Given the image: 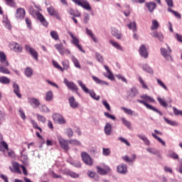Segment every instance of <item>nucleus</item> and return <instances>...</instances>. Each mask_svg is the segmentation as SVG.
Segmentation results:
<instances>
[{
    "mask_svg": "<svg viewBox=\"0 0 182 182\" xmlns=\"http://www.w3.org/2000/svg\"><path fill=\"white\" fill-rule=\"evenodd\" d=\"M28 11H29L30 15H31L33 17L36 16L38 21H40L41 23L43 25V26H48V21H46L43 15L41 14V12L35 10V9H33V6H30L28 7Z\"/></svg>",
    "mask_w": 182,
    "mask_h": 182,
    "instance_id": "nucleus-1",
    "label": "nucleus"
},
{
    "mask_svg": "<svg viewBox=\"0 0 182 182\" xmlns=\"http://www.w3.org/2000/svg\"><path fill=\"white\" fill-rule=\"evenodd\" d=\"M77 83L80 86V87H82L83 92H85V93H89L92 99H95V100H99V99H100V96L97 95L96 97V93L94 92V91L89 90V89L86 87V85L83 84V82H82L81 80H78Z\"/></svg>",
    "mask_w": 182,
    "mask_h": 182,
    "instance_id": "nucleus-2",
    "label": "nucleus"
},
{
    "mask_svg": "<svg viewBox=\"0 0 182 182\" xmlns=\"http://www.w3.org/2000/svg\"><path fill=\"white\" fill-rule=\"evenodd\" d=\"M75 5H78V6H82L84 9L87 11H90L92 7H90V4L86 0H72Z\"/></svg>",
    "mask_w": 182,
    "mask_h": 182,
    "instance_id": "nucleus-3",
    "label": "nucleus"
},
{
    "mask_svg": "<svg viewBox=\"0 0 182 182\" xmlns=\"http://www.w3.org/2000/svg\"><path fill=\"white\" fill-rule=\"evenodd\" d=\"M58 140L61 149L68 151L69 150V141L64 139L62 136H58Z\"/></svg>",
    "mask_w": 182,
    "mask_h": 182,
    "instance_id": "nucleus-4",
    "label": "nucleus"
},
{
    "mask_svg": "<svg viewBox=\"0 0 182 182\" xmlns=\"http://www.w3.org/2000/svg\"><path fill=\"white\" fill-rule=\"evenodd\" d=\"M139 95V91L137 90V88L133 87L130 89V90L127 91V100H132L134 99V97H136Z\"/></svg>",
    "mask_w": 182,
    "mask_h": 182,
    "instance_id": "nucleus-5",
    "label": "nucleus"
},
{
    "mask_svg": "<svg viewBox=\"0 0 182 182\" xmlns=\"http://www.w3.org/2000/svg\"><path fill=\"white\" fill-rule=\"evenodd\" d=\"M81 157L84 163L87 166H92V164H93V161H92V158L90 157V155L88 154L87 153L82 152L81 154Z\"/></svg>",
    "mask_w": 182,
    "mask_h": 182,
    "instance_id": "nucleus-6",
    "label": "nucleus"
},
{
    "mask_svg": "<svg viewBox=\"0 0 182 182\" xmlns=\"http://www.w3.org/2000/svg\"><path fill=\"white\" fill-rule=\"evenodd\" d=\"M137 102L146 106V109H149V110H153V112H156V113H159L160 116H163V112H160L159 109H157L156 107H153L152 105L147 104L146 101L137 100Z\"/></svg>",
    "mask_w": 182,
    "mask_h": 182,
    "instance_id": "nucleus-7",
    "label": "nucleus"
},
{
    "mask_svg": "<svg viewBox=\"0 0 182 182\" xmlns=\"http://www.w3.org/2000/svg\"><path fill=\"white\" fill-rule=\"evenodd\" d=\"M68 33L73 39V43L76 46V48H77V49H79V50L85 53V50H83V48H82V46L79 44V39L76 38V36H75L72 32H68Z\"/></svg>",
    "mask_w": 182,
    "mask_h": 182,
    "instance_id": "nucleus-8",
    "label": "nucleus"
},
{
    "mask_svg": "<svg viewBox=\"0 0 182 182\" xmlns=\"http://www.w3.org/2000/svg\"><path fill=\"white\" fill-rule=\"evenodd\" d=\"M64 83L70 89V90H75L76 92L77 95H79V92H77V90H79V88L77 86H76L73 82H69L68 79L65 78L64 79Z\"/></svg>",
    "mask_w": 182,
    "mask_h": 182,
    "instance_id": "nucleus-9",
    "label": "nucleus"
},
{
    "mask_svg": "<svg viewBox=\"0 0 182 182\" xmlns=\"http://www.w3.org/2000/svg\"><path fill=\"white\" fill-rule=\"evenodd\" d=\"M168 50H166V49L161 48V53L166 60H172L173 58H171V55H170V53H171V49L170 47H168Z\"/></svg>",
    "mask_w": 182,
    "mask_h": 182,
    "instance_id": "nucleus-10",
    "label": "nucleus"
},
{
    "mask_svg": "<svg viewBox=\"0 0 182 182\" xmlns=\"http://www.w3.org/2000/svg\"><path fill=\"white\" fill-rule=\"evenodd\" d=\"M25 49L26 52H28L30 55H31V56L36 59V60H38V52H36L35 49L31 48V46L28 44L25 46Z\"/></svg>",
    "mask_w": 182,
    "mask_h": 182,
    "instance_id": "nucleus-11",
    "label": "nucleus"
},
{
    "mask_svg": "<svg viewBox=\"0 0 182 182\" xmlns=\"http://www.w3.org/2000/svg\"><path fill=\"white\" fill-rule=\"evenodd\" d=\"M47 11L50 16H55L58 21H60V16L59 15V12H58L56 10H55V8L53 6H50L47 9Z\"/></svg>",
    "mask_w": 182,
    "mask_h": 182,
    "instance_id": "nucleus-12",
    "label": "nucleus"
},
{
    "mask_svg": "<svg viewBox=\"0 0 182 182\" xmlns=\"http://www.w3.org/2000/svg\"><path fill=\"white\" fill-rule=\"evenodd\" d=\"M53 119L55 123H58V124H65V119H63V117L59 114H53Z\"/></svg>",
    "mask_w": 182,
    "mask_h": 182,
    "instance_id": "nucleus-13",
    "label": "nucleus"
},
{
    "mask_svg": "<svg viewBox=\"0 0 182 182\" xmlns=\"http://www.w3.org/2000/svg\"><path fill=\"white\" fill-rule=\"evenodd\" d=\"M97 170L98 174H101V176H106V174L110 172V168L109 166H105V168L97 166Z\"/></svg>",
    "mask_w": 182,
    "mask_h": 182,
    "instance_id": "nucleus-14",
    "label": "nucleus"
},
{
    "mask_svg": "<svg viewBox=\"0 0 182 182\" xmlns=\"http://www.w3.org/2000/svg\"><path fill=\"white\" fill-rule=\"evenodd\" d=\"M139 55L144 58V59H147L149 58V52H147V48H146V46L142 45L139 48Z\"/></svg>",
    "mask_w": 182,
    "mask_h": 182,
    "instance_id": "nucleus-15",
    "label": "nucleus"
},
{
    "mask_svg": "<svg viewBox=\"0 0 182 182\" xmlns=\"http://www.w3.org/2000/svg\"><path fill=\"white\" fill-rule=\"evenodd\" d=\"M13 166V168L12 167H9L11 171H12V173H17V174H21V169H19V164L16 163V162H14L12 164Z\"/></svg>",
    "mask_w": 182,
    "mask_h": 182,
    "instance_id": "nucleus-16",
    "label": "nucleus"
},
{
    "mask_svg": "<svg viewBox=\"0 0 182 182\" xmlns=\"http://www.w3.org/2000/svg\"><path fill=\"white\" fill-rule=\"evenodd\" d=\"M0 63L4 66H9V63L6 60V55L4 52L0 53Z\"/></svg>",
    "mask_w": 182,
    "mask_h": 182,
    "instance_id": "nucleus-17",
    "label": "nucleus"
},
{
    "mask_svg": "<svg viewBox=\"0 0 182 182\" xmlns=\"http://www.w3.org/2000/svg\"><path fill=\"white\" fill-rule=\"evenodd\" d=\"M117 171L120 174H126L127 173V165L120 164L117 166Z\"/></svg>",
    "mask_w": 182,
    "mask_h": 182,
    "instance_id": "nucleus-18",
    "label": "nucleus"
},
{
    "mask_svg": "<svg viewBox=\"0 0 182 182\" xmlns=\"http://www.w3.org/2000/svg\"><path fill=\"white\" fill-rule=\"evenodd\" d=\"M24 17H25V9L22 8L18 9L16 13V18H17V19H21V18H24Z\"/></svg>",
    "mask_w": 182,
    "mask_h": 182,
    "instance_id": "nucleus-19",
    "label": "nucleus"
},
{
    "mask_svg": "<svg viewBox=\"0 0 182 182\" xmlns=\"http://www.w3.org/2000/svg\"><path fill=\"white\" fill-rule=\"evenodd\" d=\"M55 48L58 50L59 53L60 55H63L65 53V52H68V49L63 48V44L60 43V44H55L54 45Z\"/></svg>",
    "mask_w": 182,
    "mask_h": 182,
    "instance_id": "nucleus-20",
    "label": "nucleus"
},
{
    "mask_svg": "<svg viewBox=\"0 0 182 182\" xmlns=\"http://www.w3.org/2000/svg\"><path fill=\"white\" fill-rule=\"evenodd\" d=\"M70 106L72 107V109H77V107L79 106V104L75 100V97H71L68 99Z\"/></svg>",
    "mask_w": 182,
    "mask_h": 182,
    "instance_id": "nucleus-21",
    "label": "nucleus"
},
{
    "mask_svg": "<svg viewBox=\"0 0 182 182\" xmlns=\"http://www.w3.org/2000/svg\"><path fill=\"white\" fill-rule=\"evenodd\" d=\"M104 132L107 136H110V134H112V124H110V123L107 122L105 124Z\"/></svg>",
    "mask_w": 182,
    "mask_h": 182,
    "instance_id": "nucleus-22",
    "label": "nucleus"
},
{
    "mask_svg": "<svg viewBox=\"0 0 182 182\" xmlns=\"http://www.w3.org/2000/svg\"><path fill=\"white\" fill-rule=\"evenodd\" d=\"M104 68L108 73V75L105 74V77L109 79V80H114V76L113 75V73H112V71H110L109 69V67H107V65H104Z\"/></svg>",
    "mask_w": 182,
    "mask_h": 182,
    "instance_id": "nucleus-23",
    "label": "nucleus"
},
{
    "mask_svg": "<svg viewBox=\"0 0 182 182\" xmlns=\"http://www.w3.org/2000/svg\"><path fill=\"white\" fill-rule=\"evenodd\" d=\"M151 36H153V38H159V41H160V42H163V39H164V36H163V33H159L157 31H154L153 33H151Z\"/></svg>",
    "mask_w": 182,
    "mask_h": 182,
    "instance_id": "nucleus-24",
    "label": "nucleus"
},
{
    "mask_svg": "<svg viewBox=\"0 0 182 182\" xmlns=\"http://www.w3.org/2000/svg\"><path fill=\"white\" fill-rule=\"evenodd\" d=\"M28 103L33 106L34 105L35 107H38L39 105H41V102H39V100L36 98H28Z\"/></svg>",
    "mask_w": 182,
    "mask_h": 182,
    "instance_id": "nucleus-25",
    "label": "nucleus"
},
{
    "mask_svg": "<svg viewBox=\"0 0 182 182\" xmlns=\"http://www.w3.org/2000/svg\"><path fill=\"white\" fill-rule=\"evenodd\" d=\"M13 87L15 95H16V96L21 99V97H22V95H21V93L19 92V85L16 83H14L13 85Z\"/></svg>",
    "mask_w": 182,
    "mask_h": 182,
    "instance_id": "nucleus-26",
    "label": "nucleus"
},
{
    "mask_svg": "<svg viewBox=\"0 0 182 182\" xmlns=\"http://www.w3.org/2000/svg\"><path fill=\"white\" fill-rule=\"evenodd\" d=\"M146 6L148 8L149 12H153V11H154V8H156V3L154 2L146 3Z\"/></svg>",
    "mask_w": 182,
    "mask_h": 182,
    "instance_id": "nucleus-27",
    "label": "nucleus"
},
{
    "mask_svg": "<svg viewBox=\"0 0 182 182\" xmlns=\"http://www.w3.org/2000/svg\"><path fill=\"white\" fill-rule=\"evenodd\" d=\"M10 82L11 80H9V78L4 76L0 77V83H2L3 85H9Z\"/></svg>",
    "mask_w": 182,
    "mask_h": 182,
    "instance_id": "nucleus-28",
    "label": "nucleus"
},
{
    "mask_svg": "<svg viewBox=\"0 0 182 182\" xmlns=\"http://www.w3.org/2000/svg\"><path fill=\"white\" fill-rule=\"evenodd\" d=\"M141 99H143L145 100V102H151V103H154L155 100L154 99L151 98L150 96L147 95H141Z\"/></svg>",
    "mask_w": 182,
    "mask_h": 182,
    "instance_id": "nucleus-29",
    "label": "nucleus"
},
{
    "mask_svg": "<svg viewBox=\"0 0 182 182\" xmlns=\"http://www.w3.org/2000/svg\"><path fill=\"white\" fill-rule=\"evenodd\" d=\"M86 31V33L87 35H89V36H90V38H92V41H94V42H97V40L96 39V36H95V34H93V33L92 32L91 30H89V28H85Z\"/></svg>",
    "mask_w": 182,
    "mask_h": 182,
    "instance_id": "nucleus-30",
    "label": "nucleus"
},
{
    "mask_svg": "<svg viewBox=\"0 0 182 182\" xmlns=\"http://www.w3.org/2000/svg\"><path fill=\"white\" fill-rule=\"evenodd\" d=\"M92 80H95L98 85H109L107 82L99 79V77L96 76H92Z\"/></svg>",
    "mask_w": 182,
    "mask_h": 182,
    "instance_id": "nucleus-31",
    "label": "nucleus"
},
{
    "mask_svg": "<svg viewBox=\"0 0 182 182\" xmlns=\"http://www.w3.org/2000/svg\"><path fill=\"white\" fill-rule=\"evenodd\" d=\"M138 137L141 139V140H143V141L145 143L146 146H150V141H149V139L146 137L144 135H138Z\"/></svg>",
    "mask_w": 182,
    "mask_h": 182,
    "instance_id": "nucleus-32",
    "label": "nucleus"
},
{
    "mask_svg": "<svg viewBox=\"0 0 182 182\" xmlns=\"http://www.w3.org/2000/svg\"><path fill=\"white\" fill-rule=\"evenodd\" d=\"M127 26H128V28H129V29H132V31H133V32H136V31H137V27H136V23H135V21H134V22H131V23H129L128 25H127Z\"/></svg>",
    "mask_w": 182,
    "mask_h": 182,
    "instance_id": "nucleus-33",
    "label": "nucleus"
},
{
    "mask_svg": "<svg viewBox=\"0 0 182 182\" xmlns=\"http://www.w3.org/2000/svg\"><path fill=\"white\" fill-rule=\"evenodd\" d=\"M88 176L91 178H94L95 180V181H99V176H97V173H96L95 172H88Z\"/></svg>",
    "mask_w": 182,
    "mask_h": 182,
    "instance_id": "nucleus-34",
    "label": "nucleus"
},
{
    "mask_svg": "<svg viewBox=\"0 0 182 182\" xmlns=\"http://www.w3.org/2000/svg\"><path fill=\"white\" fill-rule=\"evenodd\" d=\"M109 43H111V45H112V46H114L117 49H119V50H123V48H122V46H120L119 43L114 42L113 40H110Z\"/></svg>",
    "mask_w": 182,
    "mask_h": 182,
    "instance_id": "nucleus-35",
    "label": "nucleus"
},
{
    "mask_svg": "<svg viewBox=\"0 0 182 182\" xmlns=\"http://www.w3.org/2000/svg\"><path fill=\"white\" fill-rule=\"evenodd\" d=\"M69 144L73 146H80L81 143L77 139H70L68 141Z\"/></svg>",
    "mask_w": 182,
    "mask_h": 182,
    "instance_id": "nucleus-36",
    "label": "nucleus"
},
{
    "mask_svg": "<svg viewBox=\"0 0 182 182\" xmlns=\"http://www.w3.org/2000/svg\"><path fill=\"white\" fill-rule=\"evenodd\" d=\"M159 26H160L157 20H152V26L151 27V31H154V29H157Z\"/></svg>",
    "mask_w": 182,
    "mask_h": 182,
    "instance_id": "nucleus-37",
    "label": "nucleus"
},
{
    "mask_svg": "<svg viewBox=\"0 0 182 182\" xmlns=\"http://www.w3.org/2000/svg\"><path fill=\"white\" fill-rule=\"evenodd\" d=\"M33 74V72L32 71V68H27L25 70V75L27 76V77H31L32 75Z\"/></svg>",
    "mask_w": 182,
    "mask_h": 182,
    "instance_id": "nucleus-38",
    "label": "nucleus"
},
{
    "mask_svg": "<svg viewBox=\"0 0 182 182\" xmlns=\"http://www.w3.org/2000/svg\"><path fill=\"white\" fill-rule=\"evenodd\" d=\"M157 100H158L159 105H161V106H163V107H167V106H168L167 102H166V101H164L160 97H157Z\"/></svg>",
    "mask_w": 182,
    "mask_h": 182,
    "instance_id": "nucleus-39",
    "label": "nucleus"
},
{
    "mask_svg": "<svg viewBox=\"0 0 182 182\" xmlns=\"http://www.w3.org/2000/svg\"><path fill=\"white\" fill-rule=\"evenodd\" d=\"M50 36L53 38V39H55V41L59 40V36L58 35V32L55 31H50Z\"/></svg>",
    "mask_w": 182,
    "mask_h": 182,
    "instance_id": "nucleus-40",
    "label": "nucleus"
},
{
    "mask_svg": "<svg viewBox=\"0 0 182 182\" xmlns=\"http://www.w3.org/2000/svg\"><path fill=\"white\" fill-rule=\"evenodd\" d=\"M122 110L124 112L127 114H129V116H133V111L129 108H126L124 107H122Z\"/></svg>",
    "mask_w": 182,
    "mask_h": 182,
    "instance_id": "nucleus-41",
    "label": "nucleus"
},
{
    "mask_svg": "<svg viewBox=\"0 0 182 182\" xmlns=\"http://www.w3.org/2000/svg\"><path fill=\"white\" fill-rule=\"evenodd\" d=\"M143 69L148 73L153 74V70L151 69V68H150V66H149V65H146V64L144 65Z\"/></svg>",
    "mask_w": 182,
    "mask_h": 182,
    "instance_id": "nucleus-42",
    "label": "nucleus"
},
{
    "mask_svg": "<svg viewBox=\"0 0 182 182\" xmlns=\"http://www.w3.org/2000/svg\"><path fill=\"white\" fill-rule=\"evenodd\" d=\"M168 157L173 159V160H178V155L173 151L169 152Z\"/></svg>",
    "mask_w": 182,
    "mask_h": 182,
    "instance_id": "nucleus-43",
    "label": "nucleus"
},
{
    "mask_svg": "<svg viewBox=\"0 0 182 182\" xmlns=\"http://www.w3.org/2000/svg\"><path fill=\"white\" fill-rule=\"evenodd\" d=\"M62 65L63 66V70H68L69 69V60H65L62 62Z\"/></svg>",
    "mask_w": 182,
    "mask_h": 182,
    "instance_id": "nucleus-44",
    "label": "nucleus"
},
{
    "mask_svg": "<svg viewBox=\"0 0 182 182\" xmlns=\"http://www.w3.org/2000/svg\"><path fill=\"white\" fill-rule=\"evenodd\" d=\"M0 73H4L6 75H9L11 73L9 70H8V68H5L4 66H1L0 67Z\"/></svg>",
    "mask_w": 182,
    "mask_h": 182,
    "instance_id": "nucleus-45",
    "label": "nucleus"
},
{
    "mask_svg": "<svg viewBox=\"0 0 182 182\" xmlns=\"http://www.w3.org/2000/svg\"><path fill=\"white\" fill-rule=\"evenodd\" d=\"M165 122L171 126H178V124L176 121H171L167 118H164Z\"/></svg>",
    "mask_w": 182,
    "mask_h": 182,
    "instance_id": "nucleus-46",
    "label": "nucleus"
},
{
    "mask_svg": "<svg viewBox=\"0 0 182 182\" xmlns=\"http://www.w3.org/2000/svg\"><path fill=\"white\" fill-rule=\"evenodd\" d=\"M151 135L154 137V139H156V140H158V141H159L162 146H166V142L163 141V139H161L160 137L157 136L156 134L152 133Z\"/></svg>",
    "mask_w": 182,
    "mask_h": 182,
    "instance_id": "nucleus-47",
    "label": "nucleus"
},
{
    "mask_svg": "<svg viewBox=\"0 0 182 182\" xmlns=\"http://www.w3.org/2000/svg\"><path fill=\"white\" fill-rule=\"evenodd\" d=\"M13 50L14 52H21L22 51V46H19L18 43H15L13 47Z\"/></svg>",
    "mask_w": 182,
    "mask_h": 182,
    "instance_id": "nucleus-48",
    "label": "nucleus"
},
{
    "mask_svg": "<svg viewBox=\"0 0 182 182\" xmlns=\"http://www.w3.org/2000/svg\"><path fill=\"white\" fill-rule=\"evenodd\" d=\"M67 174L68 176H70V177H72L73 178H77V177H79V174H77L72 171H68L67 172Z\"/></svg>",
    "mask_w": 182,
    "mask_h": 182,
    "instance_id": "nucleus-49",
    "label": "nucleus"
},
{
    "mask_svg": "<svg viewBox=\"0 0 182 182\" xmlns=\"http://www.w3.org/2000/svg\"><path fill=\"white\" fill-rule=\"evenodd\" d=\"M68 14H70V15H72L73 16H76L77 18H79L80 16V13H77L75 14V11L72 9H70L68 11Z\"/></svg>",
    "mask_w": 182,
    "mask_h": 182,
    "instance_id": "nucleus-50",
    "label": "nucleus"
},
{
    "mask_svg": "<svg viewBox=\"0 0 182 182\" xmlns=\"http://www.w3.org/2000/svg\"><path fill=\"white\" fill-rule=\"evenodd\" d=\"M72 60L75 66V68H77L78 69H80V63H79V60L76 59V58L73 57Z\"/></svg>",
    "mask_w": 182,
    "mask_h": 182,
    "instance_id": "nucleus-51",
    "label": "nucleus"
},
{
    "mask_svg": "<svg viewBox=\"0 0 182 182\" xmlns=\"http://www.w3.org/2000/svg\"><path fill=\"white\" fill-rule=\"evenodd\" d=\"M173 110L175 116H182V111L178 110L176 107H173Z\"/></svg>",
    "mask_w": 182,
    "mask_h": 182,
    "instance_id": "nucleus-52",
    "label": "nucleus"
},
{
    "mask_svg": "<svg viewBox=\"0 0 182 182\" xmlns=\"http://www.w3.org/2000/svg\"><path fill=\"white\" fill-rule=\"evenodd\" d=\"M3 23H4V26L7 29L11 28V23H9V20H8V18H6L4 21H3Z\"/></svg>",
    "mask_w": 182,
    "mask_h": 182,
    "instance_id": "nucleus-53",
    "label": "nucleus"
},
{
    "mask_svg": "<svg viewBox=\"0 0 182 182\" xmlns=\"http://www.w3.org/2000/svg\"><path fill=\"white\" fill-rule=\"evenodd\" d=\"M147 151H149V153H151V154H155L156 156H160V154L159 153L158 151H156L151 148H148Z\"/></svg>",
    "mask_w": 182,
    "mask_h": 182,
    "instance_id": "nucleus-54",
    "label": "nucleus"
},
{
    "mask_svg": "<svg viewBox=\"0 0 182 182\" xmlns=\"http://www.w3.org/2000/svg\"><path fill=\"white\" fill-rule=\"evenodd\" d=\"M102 105H104L105 107L108 110V112H112V109L110 108V105L107 103V101L102 100Z\"/></svg>",
    "mask_w": 182,
    "mask_h": 182,
    "instance_id": "nucleus-55",
    "label": "nucleus"
},
{
    "mask_svg": "<svg viewBox=\"0 0 182 182\" xmlns=\"http://www.w3.org/2000/svg\"><path fill=\"white\" fill-rule=\"evenodd\" d=\"M52 97H53L52 92L50 91L48 92L46 95V100L47 101L52 100Z\"/></svg>",
    "mask_w": 182,
    "mask_h": 182,
    "instance_id": "nucleus-56",
    "label": "nucleus"
},
{
    "mask_svg": "<svg viewBox=\"0 0 182 182\" xmlns=\"http://www.w3.org/2000/svg\"><path fill=\"white\" fill-rule=\"evenodd\" d=\"M53 66H55L57 69H58V70H61V72H63V68H62V67L58 63V62L53 60Z\"/></svg>",
    "mask_w": 182,
    "mask_h": 182,
    "instance_id": "nucleus-57",
    "label": "nucleus"
},
{
    "mask_svg": "<svg viewBox=\"0 0 182 182\" xmlns=\"http://www.w3.org/2000/svg\"><path fill=\"white\" fill-rule=\"evenodd\" d=\"M112 35H113V36H115L117 39H120V38H122L120 33H119V32H117L116 30L112 31Z\"/></svg>",
    "mask_w": 182,
    "mask_h": 182,
    "instance_id": "nucleus-58",
    "label": "nucleus"
},
{
    "mask_svg": "<svg viewBox=\"0 0 182 182\" xmlns=\"http://www.w3.org/2000/svg\"><path fill=\"white\" fill-rule=\"evenodd\" d=\"M121 120L123 124H124L127 127H130V126H132V124H130V122L127 121L126 119L121 118Z\"/></svg>",
    "mask_w": 182,
    "mask_h": 182,
    "instance_id": "nucleus-59",
    "label": "nucleus"
},
{
    "mask_svg": "<svg viewBox=\"0 0 182 182\" xmlns=\"http://www.w3.org/2000/svg\"><path fill=\"white\" fill-rule=\"evenodd\" d=\"M102 154L104 156H109L110 155V149L107 148H103L102 149Z\"/></svg>",
    "mask_w": 182,
    "mask_h": 182,
    "instance_id": "nucleus-60",
    "label": "nucleus"
},
{
    "mask_svg": "<svg viewBox=\"0 0 182 182\" xmlns=\"http://www.w3.org/2000/svg\"><path fill=\"white\" fill-rule=\"evenodd\" d=\"M37 118H38V120H39L40 122H42V123H45V122H46V118H45V117L39 114H37Z\"/></svg>",
    "mask_w": 182,
    "mask_h": 182,
    "instance_id": "nucleus-61",
    "label": "nucleus"
},
{
    "mask_svg": "<svg viewBox=\"0 0 182 182\" xmlns=\"http://www.w3.org/2000/svg\"><path fill=\"white\" fill-rule=\"evenodd\" d=\"M175 38L178 42H180L181 43H182V36L181 35L176 33L175 34Z\"/></svg>",
    "mask_w": 182,
    "mask_h": 182,
    "instance_id": "nucleus-62",
    "label": "nucleus"
},
{
    "mask_svg": "<svg viewBox=\"0 0 182 182\" xmlns=\"http://www.w3.org/2000/svg\"><path fill=\"white\" fill-rule=\"evenodd\" d=\"M67 135L68 136V137H73V131L72 130V129H67Z\"/></svg>",
    "mask_w": 182,
    "mask_h": 182,
    "instance_id": "nucleus-63",
    "label": "nucleus"
},
{
    "mask_svg": "<svg viewBox=\"0 0 182 182\" xmlns=\"http://www.w3.org/2000/svg\"><path fill=\"white\" fill-rule=\"evenodd\" d=\"M6 2L9 6H15V1L14 0H6Z\"/></svg>",
    "mask_w": 182,
    "mask_h": 182,
    "instance_id": "nucleus-64",
    "label": "nucleus"
}]
</instances>
